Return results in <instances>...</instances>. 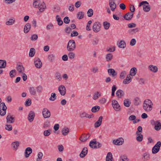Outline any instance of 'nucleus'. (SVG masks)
<instances>
[{"label":"nucleus","instance_id":"obj_12","mask_svg":"<svg viewBox=\"0 0 161 161\" xmlns=\"http://www.w3.org/2000/svg\"><path fill=\"white\" fill-rule=\"evenodd\" d=\"M133 16V14L132 13L129 12L124 15L123 17L126 20H130L132 19Z\"/></svg>","mask_w":161,"mask_h":161},{"label":"nucleus","instance_id":"obj_1","mask_svg":"<svg viewBox=\"0 0 161 161\" xmlns=\"http://www.w3.org/2000/svg\"><path fill=\"white\" fill-rule=\"evenodd\" d=\"M153 103L149 99H147L143 102V108L146 112H150L152 109Z\"/></svg>","mask_w":161,"mask_h":161},{"label":"nucleus","instance_id":"obj_3","mask_svg":"<svg viewBox=\"0 0 161 161\" xmlns=\"http://www.w3.org/2000/svg\"><path fill=\"white\" fill-rule=\"evenodd\" d=\"M112 105L114 110L116 111H119L120 110V106L117 101L115 100H112Z\"/></svg>","mask_w":161,"mask_h":161},{"label":"nucleus","instance_id":"obj_11","mask_svg":"<svg viewBox=\"0 0 161 161\" xmlns=\"http://www.w3.org/2000/svg\"><path fill=\"white\" fill-rule=\"evenodd\" d=\"M16 69L19 74H21L25 72V68L22 65L17 64Z\"/></svg>","mask_w":161,"mask_h":161},{"label":"nucleus","instance_id":"obj_19","mask_svg":"<svg viewBox=\"0 0 161 161\" xmlns=\"http://www.w3.org/2000/svg\"><path fill=\"white\" fill-rule=\"evenodd\" d=\"M139 28H136L133 29H130L128 31V32L129 34L133 35L136 34L139 31Z\"/></svg>","mask_w":161,"mask_h":161},{"label":"nucleus","instance_id":"obj_22","mask_svg":"<svg viewBox=\"0 0 161 161\" xmlns=\"http://www.w3.org/2000/svg\"><path fill=\"white\" fill-rule=\"evenodd\" d=\"M108 72L109 75H112L113 77H114L117 75V73L113 69H108Z\"/></svg>","mask_w":161,"mask_h":161},{"label":"nucleus","instance_id":"obj_15","mask_svg":"<svg viewBox=\"0 0 161 161\" xmlns=\"http://www.w3.org/2000/svg\"><path fill=\"white\" fill-rule=\"evenodd\" d=\"M88 152L87 149L86 147H84L81 152L80 156L81 158L84 157L87 154Z\"/></svg>","mask_w":161,"mask_h":161},{"label":"nucleus","instance_id":"obj_51","mask_svg":"<svg viewBox=\"0 0 161 161\" xmlns=\"http://www.w3.org/2000/svg\"><path fill=\"white\" fill-rule=\"evenodd\" d=\"M93 11L92 9H89L87 11V16L89 17H92L93 14Z\"/></svg>","mask_w":161,"mask_h":161},{"label":"nucleus","instance_id":"obj_27","mask_svg":"<svg viewBox=\"0 0 161 161\" xmlns=\"http://www.w3.org/2000/svg\"><path fill=\"white\" fill-rule=\"evenodd\" d=\"M141 100L140 98L138 97H136L134 98L133 100V103L134 105L137 106L141 103Z\"/></svg>","mask_w":161,"mask_h":161},{"label":"nucleus","instance_id":"obj_5","mask_svg":"<svg viewBox=\"0 0 161 161\" xmlns=\"http://www.w3.org/2000/svg\"><path fill=\"white\" fill-rule=\"evenodd\" d=\"M34 64L35 67L37 68H40L42 65V63L39 58H35L34 61Z\"/></svg>","mask_w":161,"mask_h":161},{"label":"nucleus","instance_id":"obj_33","mask_svg":"<svg viewBox=\"0 0 161 161\" xmlns=\"http://www.w3.org/2000/svg\"><path fill=\"white\" fill-rule=\"evenodd\" d=\"M118 45L119 47L121 48H124L126 47V43L124 41H121Z\"/></svg>","mask_w":161,"mask_h":161},{"label":"nucleus","instance_id":"obj_17","mask_svg":"<svg viewBox=\"0 0 161 161\" xmlns=\"http://www.w3.org/2000/svg\"><path fill=\"white\" fill-rule=\"evenodd\" d=\"M125 94L124 92L121 90H118L116 92V95L119 98L123 97Z\"/></svg>","mask_w":161,"mask_h":161},{"label":"nucleus","instance_id":"obj_52","mask_svg":"<svg viewBox=\"0 0 161 161\" xmlns=\"http://www.w3.org/2000/svg\"><path fill=\"white\" fill-rule=\"evenodd\" d=\"M97 145V141H91L89 143V146L92 148H94V146Z\"/></svg>","mask_w":161,"mask_h":161},{"label":"nucleus","instance_id":"obj_18","mask_svg":"<svg viewBox=\"0 0 161 161\" xmlns=\"http://www.w3.org/2000/svg\"><path fill=\"white\" fill-rule=\"evenodd\" d=\"M90 136V135L89 134L86 135L85 134H83L80 137V140L82 142H85L89 138Z\"/></svg>","mask_w":161,"mask_h":161},{"label":"nucleus","instance_id":"obj_54","mask_svg":"<svg viewBox=\"0 0 161 161\" xmlns=\"http://www.w3.org/2000/svg\"><path fill=\"white\" fill-rule=\"evenodd\" d=\"M5 129L7 130L11 131L12 130V126L11 125H5Z\"/></svg>","mask_w":161,"mask_h":161},{"label":"nucleus","instance_id":"obj_25","mask_svg":"<svg viewBox=\"0 0 161 161\" xmlns=\"http://www.w3.org/2000/svg\"><path fill=\"white\" fill-rule=\"evenodd\" d=\"M113 56L112 54L109 53L105 56V59L107 61L109 62L111 61L113 58Z\"/></svg>","mask_w":161,"mask_h":161},{"label":"nucleus","instance_id":"obj_41","mask_svg":"<svg viewBox=\"0 0 161 161\" xmlns=\"http://www.w3.org/2000/svg\"><path fill=\"white\" fill-rule=\"evenodd\" d=\"M120 161H129L127 156L125 155H122L120 157Z\"/></svg>","mask_w":161,"mask_h":161},{"label":"nucleus","instance_id":"obj_43","mask_svg":"<svg viewBox=\"0 0 161 161\" xmlns=\"http://www.w3.org/2000/svg\"><path fill=\"white\" fill-rule=\"evenodd\" d=\"M103 25L104 27V28L106 30H108L109 28L110 24L107 21L103 22Z\"/></svg>","mask_w":161,"mask_h":161},{"label":"nucleus","instance_id":"obj_44","mask_svg":"<svg viewBox=\"0 0 161 161\" xmlns=\"http://www.w3.org/2000/svg\"><path fill=\"white\" fill-rule=\"evenodd\" d=\"M7 108V107L4 103L2 102L0 103V109L6 110Z\"/></svg>","mask_w":161,"mask_h":161},{"label":"nucleus","instance_id":"obj_61","mask_svg":"<svg viewBox=\"0 0 161 161\" xmlns=\"http://www.w3.org/2000/svg\"><path fill=\"white\" fill-rule=\"evenodd\" d=\"M55 76L57 79L59 81L60 80L62 79L61 74L59 72H57L56 73Z\"/></svg>","mask_w":161,"mask_h":161},{"label":"nucleus","instance_id":"obj_6","mask_svg":"<svg viewBox=\"0 0 161 161\" xmlns=\"http://www.w3.org/2000/svg\"><path fill=\"white\" fill-rule=\"evenodd\" d=\"M42 114L44 118H49L51 116L50 111L47 108L43 109L42 111Z\"/></svg>","mask_w":161,"mask_h":161},{"label":"nucleus","instance_id":"obj_39","mask_svg":"<svg viewBox=\"0 0 161 161\" xmlns=\"http://www.w3.org/2000/svg\"><path fill=\"white\" fill-rule=\"evenodd\" d=\"M101 96V94L99 92H97L95 93L93 95V99L96 100L99 97Z\"/></svg>","mask_w":161,"mask_h":161},{"label":"nucleus","instance_id":"obj_14","mask_svg":"<svg viewBox=\"0 0 161 161\" xmlns=\"http://www.w3.org/2000/svg\"><path fill=\"white\" fill-rule=\"evenodd\" d=\"M103 119V117L102 116L99 117L98 120L94 124V125L95 128L98 127L101 125L102 124Z\"/></svg>","mask_w":161,"mask_h":161},{"label":"nucleus","instance_id":"obj_32","mask_svg":"<svg viewBox=\"0 0 161 161\" xmlns=\"http://www.w3.org/2000/svg\"><path fill=\"white\" fill-rule=\"evenodd\" d=\"M29 91L32 95H35L36 94V90L34 87H30L29 89Z\"/></svg>","mask_w":161,"mask_h":161},{"label":"nucleus","instance_id":"obj_58","mask_svg":"<svg viewBox=\"0 0 161 161\" xmlns=\"http://www.w3.org/2000/svg\"><path fill=\"white\" fill-rule=\"evenodd\" d=\"M38 38L37 35L34 34L32 35L30 38L31 39L32 41H35Z\"/></svg>","mask_w":161,"mask_h":161},{"label":"nucleus","instance_id":"obj_55","mask_svg":"<svg viewBox=\"0 0 161 161\" xmlns=\"http://www.w3.org/2000/svg\"><path fill=\"white\" fill-rule=\"evenodd\" d=\"M126 74V72L124 71L121 72L120 75V78L121 79H124Z\"/></svg>","mask_w":161,"mask_h":161},{"label":"nucleus","instance_id":"obj_57","mask_svg":"<svg viewBox=\"0 0 161 161\" xmlns=\"http://www.w3.org/2000/svg\"><path fill=\"white\" fill-rule=\"evenodd\" d=\"M136 26V24L134 23H132L129 24L128 25V27L129 28H132L135 27Z\"/></svg>","mask_w":161,"mask_h":161},{"label":"nucleus","instance_id":"obj_50","mask_svg":"<svg viewBox=\"0 0 161 161\" xmlns=\"http://www.w3.org/2000/svg\"><path fill=\"white\" fill-rule=\"evenodd\" d=\"M55 56L53 54L49 55L48 56V60L51 62H52L54 59Z\"/></svg>","mask_w":161,"mask_h":161},{"label":"nucleus","instance_id":"obj_21","mask_svg":"<svg viewBox=\"0 0 161 161\" xmlns=\"http://www.w3.org/2000/svg\"><path fill=\"white\" fill-rule=\"evenodd\" d=\"M148 69L150 71L154 73L157 72L158 70V68L157 66L152 65H149Z\"/></svg>","mask_w":161,"mask_h":161},{"label":"nucleus","instance_id":"obj_7","mask_svg":"<svg viewBox=\"0 0 161 161\" xmlns=\"http://www.w3.org/2000/svg\"><path fill=\"white\" fill-rule=\"evenodd\" d=\"M60 94L62 96H64L66 93V90L65 87L63 85L59 86L58 88Z\"/></svg>","mask_w":161,"mask_h":161},{"label":"nucleus","instance_id":"obj_28","mask_svg":"<svg viewBox=\"0 0 161 161\" xmlns=\"http://www.w3.org/2000/svg\"><path fill=\"white\" fill-rule=\"evenodd\" d=\"M137 69L136 68H132L130 71V75L132 76H135L137 72Z\"/></svg>","mask_w":161,"mask_h":161},{"label":"nucleus","instance_id":"obj_38","mask_svg":"<svg viewBox=\"0 0 161 161\" xmlns=\"http://www.w3.org/2000/svg\"><path fill=\"white\" fill-rule=\"evenodd\" d=\"M124 104L125 107H128L130 106L131 102L128 99H126L124 101Z\"/></svg>","mask_w":161,"mask_h":161},{"label":"nucleus","instance_id":"obj_35","mask_svg":"<svg viewBox=\"0 0 161 161\" xmlns=\"http://www.w3.org/2000/svg\"><path fill=\"white\" fill-rule=\"evenodd\" d=\"M35 53V50L33 48H31L30 49L29 53V56L30 57H33Z\"/></svg>","mask_w":161,"mask_h":161},{"label":"nucleus","instance_id":"obj_23","mask_svg":"<svg viewBox=\"0 0 161 161\" xmlns=\"http://www.w3.org/2000/svg\"><path fill=\"white\" fill-rule=\"evenodd\" d=\"M19 145V143L18 141H15L13 142L11 144V146L14 150H16Z\"/></svg>","mask_w":161,"mask_h":161},{"label":"nucleus","instance_id":"obj_45","mask_svg":"<svg viewBox=\"0 0 161 161\" xmlns=\"http://www.w3.org/2000/svg\"><path fill=\"white\" fill-rule=\"evenodd\" d=\"M136 140L139 142H141L143 140V136L141 133L139 135H137L136 137Z\"/></svg>","mask_w":161,"mask_h":161},{"label":"nucleus","instance_id":"obj_64","mask_svg":"<svg viewBox=\"0 0 161 161\" xmlns=\"http://www.w3.org/2000/svg\"><path fill=\"white\" fill-rule=\"evenodd\" d=\"M70 21V20L69 19L68 17H65L64 19V22L66 24L69 23Z\"/></svg>","mask_w":161,"mask_h":161},{"label":"nucleus","instance_id":"obj_30","mask_svg":"<svg viewBox=\"0 0 161 161\" xmlns=\"http://www.w3.org/2000/svg\"><path fill=\"white\" fill-rule=\"evenodd\" d=\"M113 159L112 153L110 152H108L106 157V161H112Z\"/></svg>","mask_w":161,"mask_h":161},{"label":"nucleus","instance_id":"obj_2","mask_svg":"<svg viewBox=\"0 0 161 161\" xmlns=\"http://www.w3.org/2000/svg\"><path fill=\"white\" fill-rule=\"evenodd\" d=\"M76 47L75 41L73 40H70L67 44V48L68 51H74Z\"/></svg>","mask_w":161,"mask_h":161},{"label":"nucleus","instance_id":"obj_24","mask_svg":"<svg viewBox=\"0 0 161 161\" xmlns=\"http://www.w3.org/2000/svg\"><path fill=\"white\" fill-rule=\"evenodd\" d=\"M38 8L40 11L42 12H43L45 9L46 8V6L44 2H42L41 3Z\"/></svg>","mask_w":161,"mask_h":161},{"label":"nucleus","instance_id":"obj_56","mask_svg":"<svg viewBox=\"0 0 161 161\" xmlns=\"http://www.w3.org/2000/svg\"><path fill=\"white\" fill-rule=\"evenodd\" d=\"M51 133L50 130H45L43 132V134L45 136H48Z\"/></svg>","mask_w":161,"mask_h":161},{"label":"nucleus","instance_id":"obj_36","mask_svg":"<svg viewBox=\"0 0 161 161\" xmlns=\"http://www.w3.org/2000/svg\"><path fill=\"white\" fill-rule=\"evenodd\" d=\"M6 61L5 60H0V68H4L6 67Z\"/></svg>","mask_w":161,"mask_h":161},{"label":"nucleus","instance_id":"obj_4","mask_svg":"<svg viewBox=\"0 0 161 161\" xmlns=\"http://www.w3.org/2000/svg\"><path fill=\"white\" fill-rule=\"evenodd\" d=\"M101 27V25L99 22H96L93 24L92 29L93 31L96 32H97L100 31Z\"/></svg>","mask_w":161,"mask_h":161},{"label":"nucleus","instance_id":"obj_37","mask_svg":"<svg viewBox=\"0 0 161 161\" xmlns=\"http://www.w3.org/2000/svg\"><path fill=\"white\" fill-rule=\"evenodd\" d=\"M150 158V155L148 153H145L143 155L142 159L145 160H148Z\"/></svg>","mask_w":161,"mask_h":161},{"label":"nucleus","instance_id":"obj_26","mask_svg":"<svg viewBox=\"0 0 161 161\" xmlns=\"http://www.w3.org/2000/svg\"><path fill=\"white\" fill-rule=\"evenodd\" d=\"M156 123L154 126V129L158 131L161 129V123L158 120L156 121Z\"/></svg>","mask_w":161,"mask_h":161},{"label":"nucleus","instance_id":"obj_20","mask_svg":"<svg viewBox=\"0 0 161 161\" xmlns=\"http://www.w3.org/2000/svg\"><path fill=\"white\" fill-rule=\"evenodd\" d=\"M31 28V24L29 23H26L24 26V33H26L29 32Z\"/></svg>","mask_w":161,"mask_h":161},{"label":"nucleus","instance_id":"obj_8","mask_svg":"<svg viewBox=\"0 0 161 161\" xmlns=\"http://www.w3.org/2000/svg\"><path fill=\"white\" fill-rule=\"evenodd\" d=\"M115 0H109V4L111 10L114 11L115 9L116 5L115 3Z\"/></svg>","mask_w":161,"mask_h":161},{"label":"nucleus","instance_id":"obj_34","mask_svg":"<svg viewBox=\"0 0 161 161\" xmlns=\"http://www.w3.org/2000/svg\"><path fill=\"white\" fill-rule=\"evenodd\" d=\"M56 19L58 22V25H61L63 24V21L61 20V18L58 15H57L56 16Z\"/></svg>","mask_w":161,"mask_h":161},{"label":"nucleus","instance_id":"obj_63","mask_svg":"<svg viewBox=\"0 0 161 161\" xmlns=\"http://www.w3.org/2000/svg\"><path fill=\"white\" fill-rule=\"evenodd\" d=\"M43 155V153L42 152L39 153L38 154V158L37 161H41L40 159H42Z\"/></svg>","mask_w":161,"mask_h":161},{"label":"nucleus","instance_id":"obj_9","mask_svg":"<svg viewBox=\"0 0 161 161\" xmlns=\"http://www.w3.org/2000/svg\"><path fill=\"white\" fill-rule=\"evenodd\" d=\"M7 122L8 124L13 123L15 121V119L10 114H8L6 117Z\"/></svg>","mask_w":161,"mask_h":161},{"label":"nucleus","instance_id":"obj_48","mask_svg":"<svg viewBox=\"0 0 161 161\" xmlns=\"http://www.w3.org/2000/svg\"><path fill=\"white\" fill-rule=\"evenodd\" d=\"M143 8L144 11L146 12H148L150 10V6L148 5H144Z\"/></svg>","mask_w":161,"mask_h":161},{"label":"nucleus","instance_id":"obj_13","mask_svg":"<svg viewBox=\"0 0 161 161\" xmlns=\"http://www.w3.org/2000/svg\"><path fill=\"white\" fill-rule=\"evenodd\" d=\"M35 116V114L33 111H31L28 115V119L29 122H31L33 120Z\"/></svg>","mask_w":161,"mask_h":161},{"label":"nucleus","instance_id":"obj_40","mask_svg":"<svg viewBox=\"0 0 161 161\" xmlns=\"http://www.w3.org/2000/svg\"><path fill=\"white\" fill-rule=\"evenodd\" d=\"M69 132V129L68 128H63L62 131V134L64 136L66 135Z\"/></svg>","mask_w":161,"mask_h":161},{"label":"nucleus","instance_id":"obj_60","mask_svg":"<svg viewBox=\"0 0 161 161\" xmlns=\"http://www.w3.org/2000/svg\"><path fill=\"white\" fill-rule=\"evenodd\" d=\"M31 99H28L26 101L25 105L26 106H29L31 105Z\"/></svg>","mask_w":161,"mask_h":161},{"label":"nucleus","instance_id":"obj_31","mask_svg":"<svg viewBox=\"0 0 161 161\" xmlns=\"http://www.w3.org/2000/svg\"><path fill=\"white\" fill-rule=\"evenodd\" d=\"M15 22V20L14 18L13 19H9L6 22V24L7 25H10L13 24Z\"/></svg>","mask_w":161,"mask_h":161},{"label":"nucleus","instance_id":"obj_53","mask_svg":"<svg viewBox=\"0 0 161 161\" xmlns=\"http://www.w3.org/2000/svg\"><path fill=\"white\" fill-rule=\"evenodd\" d=\"M84 16L83 13L82 12H80L77 14V18L79 19H81L83 18Z\"/></svg>","mask_w":161,"mask_h":161},{"label":"nucleus","instance_id":"obj_59","mask_svg":"<svg viewBox=\"0 0 161 161\" xmlns=\"http://www.w3.org/2000/svg\"><path fill=\"white\" fill-rule=\"evenodd\" d=\"M75 56V54L73 52H70L68 54V56L70 59H73Z\"/></svg>","mask_w":161,"mask_h":161},{"label":"nucleus","instance_id":"obj_10","mask_svg":"<svg viewBox=\"0 0 161 161\" xmlns=\"http://www.w3.org/2000/svg\"><path fill=\"white\" fill-rule=\"evenodd\" d=\"M124 139L122 138H119L116 140L113 141V143L116 145H121L123 144Z\"/></svg>","mask_w":161,"mask_h":161},{"label":"nucleus","instance_id":"obj_47","mask_svg":"<svg viewBox=\"0 0 161 161\" xmlns=\"http://www.w3.org/2000/svg\"><path fill=\"white\" fill-rule=\"evenodd\" d=\"M56 97L55 93H52L51 94V97L49 98V100L51 101H54L56 99Z\"/></svg>","mask_w":161,"mask_h":161},{"label":"nucleus","instance_id":"obj_62","mask_svg":"<svg viewBox=\"0 0 161 161\" xmlns=\"http://www.w3.org/2000/svg\"><path fill=\"white\" fill-rule=\"evenodd\" d=\"M107 51L108 52H113L115 50V47H108L106 49Z\"/></svg>","mask_w":161,"mask_h":161},{"label":"nucleus","instance_id":"obj_42","mask_svg":"<svg viewBox=\"0 0 161 161\" xmlns=\"http://www.w3.org/2000/svg\"><path fill=\"white\" fill-rule=\"evenodd\" d=\"M100 109V107L98 106H96L92 108V111L93 113H95L98 111Z\"/></svg>","mask_w":161,"mask_h":161},{"label":"nucleus","instance_id":"obj_49","mask_svg":"<svg viewBox=\"0 0 161 161\" xmlns=\"http://www.w3.org/2000/svg\"><path fill=\"white\" fill-rule=\"evenodd\" d=\"M160 148L153 147L152 148V152L153 154L157 153L159 150Z\"/></svg>","mask_w":161,"mask_h":161},{"label":"nucleus","instance_id":"obj_29","mask_svg":"<svg viewBox=\"0 0 161 161\" xmlns=\"http://www.w3.org/2000/svg\"><path fill=\"white\" fill-rule=\"evenodd\" d=\"M41 3L40 0H34L33 3V5L35 8H38Z\"/></svg>","mask_w":161,"mask_h":161},{"label":"nucleus","instance_id":"obj_16","mask_svg":"<svg viewBox=\"0 0 161 161\" xmlns=\"http://www.w3.org/2000/svg\"><path fill=\"white\" fill-rule=\"evenodd\" d=\"M32 152V149L30 147H27L25 150V156L26 158H28L30 155L31 153Z\"/></svg>","mask_w":161,"mask_h":161},{"label":"nucleus","instance_id":"obj_46","mask_svg":"<svg viewBox=\"0 0 161 161\" xmlns=\"http://www.w3.org/2000/svg\"><path fill=\"white\" fill-rule=\"evenodd\" d=\"M16 73V70L15 69H13L11 70L9 73L10 76L11 77H14Z\"/></svg>","mask_w":161,"mask_h":161}]
</instances>
